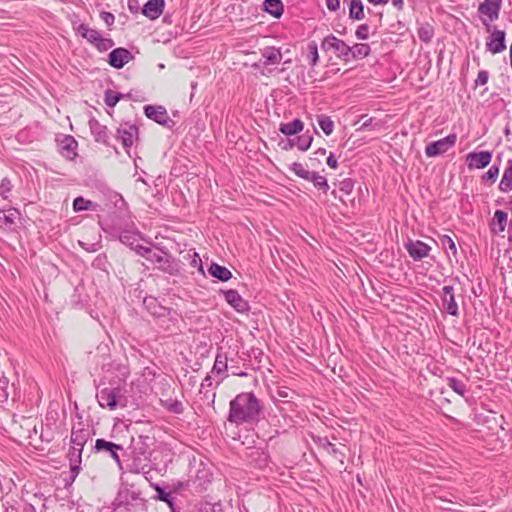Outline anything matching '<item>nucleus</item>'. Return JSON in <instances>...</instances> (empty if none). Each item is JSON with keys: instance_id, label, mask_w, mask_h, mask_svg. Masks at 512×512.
<instances>
[{"instance_id": "obj_1", "label": "nucleus", "mask_w": 512, "mask_h": 512, "mask_svg": "<svg viewBox=\"0 0 512 512\" xmlns=\"http://www.w3.org/2000/svg\"><path fill=\"white\" fill-rule=\"evenodd\" d=\"M263 403L254 392H241L229 403L227 421L236 426L255 424L263 413Z\"/></svg>"}, {"instance_id": "obj_2", "label": "nucleus", "mask_w": 512, "mask_h": 512, "mask_svg": "<svg viewBox=\"0 0 512 512\" xmlns=\"http://www.w3.org/2000/svg\"><path fill=\"white\" fill-rule=\"evenodd\" d=\"M213 474L210 467L202 460L196 461L194 458L190 462L188 478L185 481H179L176 484L177 489H187L194 493H202L212 481Z\"/></svg>"}, {"instance_id": "obj_3", "label": "nucleus", "mask_w": 512, "mask_h": 512, "mask_svg": "<svg viewBox=\"0 0 512 512\" xmlns=\"http://www.w3.org/2000/svg\"><path fill=\"white\" fill-rule=\"evenodd\" d=\"M145 499L134 485H121L114 499L115 510L138 512L145 509Z\"/></svg>"}, {"instance_id": "obj_4", "label": "nucleus", "mask_w": 512, "mask_h": 512, "mask_svg": "<svg viewBox=\"0 0 512 512\" xmlns=\"http://www.w3.org/2000/svg\"><path fill=\"white\" fill-rule=\"evenodd\" d=\"M99 405L102 408L115 410L119 405L125 406L126 400L120 387H105L96 394Z\"/></svg>"}, {"instance_id": "obj_5", "label": "nucleus", "mask_w": 512, "mask_h": 512, "mask_svg": "<svg viewBox=\"0 0 512 512\" xmlns=\"http://www.w3.org/2000/svg\"><path fill=\"white\" fill-rule=\"evenodd\" d=\"M502 0H484L478 6V14L487 32L492 29V22L499 18Z\"/></svg>"}, {"instance_id": "obj_6", "label": "nucleus", "mask_w": 512, "mask_h": 512, "mask_svg": "<svg viewBox=\"0 0 512 512\" xmlns=\"http://www.w3.org/2000/svg\"><path fill=\"white\" fill-rule=\"evenodd\" d=\"M106 230L108 231V239L118 240L130 248H133V246L142 239L141 232L134 224L126 226L123 230L106 225Z\"/></svg>"}, {"instance_id": "obj_7", "label": "nucleus", "mask_w": 512, "mask_h": 512, "mask_svg": "<svg viewBox=\"0 0 512 512\" xmlns=\"http://www.w3.org/2000/svg\"><path fill=\"white\" fill-rule=\"evenodd\" d=\"M289 170L299 178L312 182L316 189L323 191L324 193H327L330 189L326 177L320 175L318 172L306 170L299 162L292 163L289 166Z\"/></svg>"}, {"instance_id": "obj_8", "label": "nucleus", "mask_w": 512, "mask_h": 512, "mask_svg": "<svg viewBox=\"0 0 512 512\" xmlns=\"http://www.w3.org/2000/svg\"><path fill=\"white\" fill-rule=\"evenodd\" d=\"M321 49L324 52L333 51L335 56L344 61L348 62V51H350V45L344 40L336 37L334 34L325 36L320 44Z\"/></svg>"}, {"instance_id": "obj_9", "label": "nucleus", "mask_w": 512, "mask_h": 512, "mask_svg": "<svg viewBox=\"0 0 512 512\" xmlns=\"http://www.w3.org/2000/svg\"><path fill=\"white\" fill-rule=\"evenodd\" d=\"M161 254L153 252L150 258V262L158 264V269L169 275H177L180 272V266L178 261L167 251L162 248H158Z\"/></svg>"}, {"instance_id": "obj_10", "label": "nucleus", "mask_w": 512, "mask_h": 512, "mask_svg": "<svg viewBox=\"0 0 512 512\" xmlns=\"http://www.w3.org/2000/svg\"><path fill=\"white\" fill-rule=\"evenodd\" d=\"M145 116L156 122L157 124L172 129L175 126V121L170 118L166 108L161 105H145L143 108Z\"/></svg>"}, {"instance_id": "obj_11", "label": "nucleus", "mask_w": 512, "mask_h": 512, "mask_svg": "<svg viewBox=\"0 0 512 512\" xmlns=\"http://www.w3.org/2000/svg\"><path fill=\"white\" fill-rule=\"evenodd\" d=\"M456 140V134L452 133L442 139L431 142L426 145L425 154L427 157H436L442 155L455 145Z\"/></svg>"}, {"instance_id": "obj_12", "label": "nucleus", "mask_w": 512, "mask_h": 512, "mask_svg": "<svg viewBox=\"0 0 512 512\" xmlns=\"http://www.w3.org/2000/svg\"><path fill=\"white\" fill-rule=\"evenodd\" d=\"M490 35L486 41V50L492 54H498L506 49V32L492 26Z\"/></svg>"}, {"instance_id": "obj_13", "label": "nucleus", "mask_w": 512, "mask_h": 512, "mask_svg": "<svg viewBox=\"0 0 512 512\" xmlns=\"http://www.w3.org/2000/svg\"><path fill=\"white\" fill-rule=\"evenodd\" d=\"M116 138L125 149H128L132 147L134 141L138 138V127L135 124L125 122L118 127Z\"/></svg>"}, {"instance_id": "obj_14", "label": "nucleus", "mask_w": 512, "mask_h": 512, "mask_svg": "<svg viewBox=\"0 0 512 512\" xmlns=\"http://www.w3.org/2000/svg\"><path fill=\"white\" fill-rule=\"evenodd\" d=\"M225 301L238 313L247 314L250 311V305L237 290H222Z\"/></svg>"}, {"instance_id": "obj_15", "label": "nucleus", "mask_w": 512, "mask_h": 512, "mask_svg": "<svg viewBox=\"0 0 512 512\" xmlns=\"http://www.w3.org/2000/svg\"><path fill=\"white\" fill-rule=\"evenodd\" d=\"M442 308L441 310L451 316L457 317L459 315L458 304L455 299L454 287L452 285H445L441 293Z\"/></svg>"}, {"instance_id": "obj_16", "label": "nucleus", "mask_w": 512, "mask_h": 512, "mask_svg": "<svg viewBox=\"0 0 512 512\" xmlns=\"http://www.w3.org/2000/svg\"><path fill=\"white\" fill-rule=\"evenodd\" d=\"M94 448L96 452L107 453L116 462L119 468L122 467L119 455V451H123V447L121 445L107 441L103 438H98L95 441Z\"/></svg>"}, {"instance_id": "obj_17", "label": "nucleus", "mask_w": 512, "mask_h": 512, "mask_svg": "<svg viewBox=\"0 0 512 512\" xmlns=\"http://www.w3.org/2000/svg\"><path fill=\"white\" fill-rule=\"evenodd\" d=\"M492 156L491 151L470 152L466 155L467 167L470 170L486 168L490 164Z\"/></svg>"}, {"instance_id": "obj_18", "label": "nucleus", "mask_w": 512, "mask_h": 512, "mask_svg": "<svg viewBox=\"0 0 512 512\" xmlns=\"http://www.w3.org/2000/svg\"><path fill=\"white\" fill-rule=\"evenodd\" d=\"M230 360L228 353L223 352L222 348L219 347L217 349L214 365L212 367V373L220 376V378L216 382V386L220 385V383L228 376V361Z\"/></svg>"}, {"instance_id": "obj_19", "label": "nucleus", "mask_w": 512, "mask_h": 512, "mask_svg": "<svg viewBox=\"0 0 512 512\" xmlns=\"http://www.w3.org/2000/svg\"><path fill=\"white\" fill-rule=\"evenodd\" d=\"M132 59L133 55L128 49L118 47L109 53L107 62L111 67L121 69Z\"/></svg>"}, {"instance_id": "obj_20", "label": "nucleus", "mask_w": 512, "mask_h": 512, "mask_svg": "<svg viewBox=\"0 0 512 512\" xmlns=\"http://www.w3.org/2000/svg\"><path fill=\"white\" fill-rule=\"evenodd\" d=\"M58 150L60 154L68 159L74 160L77 156L78 142L71 135H64L61 139L57 140Z\"/></svg>"}, {"instance_id": "obj_21", "label": "nucleus", "mask_w": 512, "mask_h": 512, "mask_svg": "<svg viewBox=\"0 0 512 512\" xmlns=\"http://www.w3.org/2000/svg\"><path fill=\"white\" fill-rule=\"evenodd\" d=\"M405 248H406L409 256L415 261H419V260H422L423 258L427 257L431 250V247L421 240H416V241L409 240L405 244Z\"/></svg>"}, {"instance_id": "obj_22", "label": "nucleus", "mask_w": 512, "mask_h": 512, "mask_svg": "<svg viewBox=\"0 0 512 512\" xmlns=\"http://www.w3.org/2000/svg\"><path fill=\"white\" fill-rule=\"evenodd\" d=\"M143 306L146 311L155 318H164L169 315V309L163 306L157 298L147 296L143 299Z\"/></svg>"}, {"instance_id": "obj_23", "label": "nucleus", "mask_w": 512, "mask_h": 512, "mask_svg": "<svg viewBox=\"0 0 512 512\" xmlns=\"http://www.w3.org/2000/svg\"><path fill=\"white\" fill-rule=\"evenodd\" d=\"M313 441L318 447L323 448L327 453L339 460L342 464L344 463V459L346 457L345 452L342 449L337 448L336 445L331 443L327 437H313Z\"/></svg>"}, {"instance_id": "obj_24", "label": "nucleus", "mask_w": 512, "mask_h": 512, "mask_svg": "<svg viewBox=\"0 0 512 512\" xmlns=\"http://www.w3.org/2000/svg\"><path fill=\"white\" fill-rule=\"evenodd\" d=\"M509 226L508 214L504 210H496L489 224L490 231L493 235H499Z\"/></svg>"}, {"instance_id": "obj_25", "label": "nucleus", "mask_w": 512, "mask_h": 512, "mask_svg": "<svg viewBox=\"0 0 512 512\" xmlns=\"http://www.w3.org/2000/svg\"><path fill=\"white\" fill-rule=\"evenodd\" d=\"M164 6V0H148L142 8V13L147 18L155 20L163 13Z\"/></svg>"}, {"instance_id": "obj_26", "label": "nucleus", "mask_w": 512, "mask_h": 512, "mask_svg": "<svg viewBox=\"0 0 512 512\" xmlns=\"http://www.w3.org/2000/svg\"><path fill=\"white\" fill-rule=\"evenodd\" d=\"M262 11L273 18L279 19L284 13V4L282 0H264L262 3Z\"/></svg>"}, {"instance_id": "obj_27", "label": "nucleus", "mask_w": 512, "mask_h": 512, "mask_svg": "<svg viewBox=\"0 0 512 512\" xmlns=\"http://www.w3.org/2000/svg\"><path fill=\"white\" fill-rule=\"evenodd\" d=\"M90 437V433L87 429L83 427L72 428L70 443L72 446L84 449L85 444L87 443Z\"/></svg>"}, {"instance_id": "obj_28", "label": "nucleus", "mask_w": 512, "mask_h": 512, "mask_svg": "<svg viewBox=\"0 0 512 512\" xmlns=\"http://www.w3.org/2000/svg\"><path fill=\"white\" fill-rule=\"evenodd\" d=\"M371 53V47L367 43H355L350 46L348 51V62L352 60H360L368 57Z\"/></svg>"}, {"instance_id": "obj_29", "label": "nucleus", "mask_w": 512, "mask_h": 512, "mask_svg": "<svg viewBox=\"0 0 512 512\" xmlns=\"http://www.w3.org/2000/svg\"><path fill=\"white\" fill-rule=\"evenodd\" d=\"M89 126L94 139L98 143L108 144L107 127L102 125L99 121L92 119L89 121Z\"/></svg>"}, {"instance_id": "obj_30", "label": "nucleus", "mask_w": 512, "mask_h": 512, "mask_svg": "<svg viewBox=\"0 0 512 512\" xmlns=\"http://www.w3.org/2000/svg\"><path fill=\"white\" fill-rule=\"evenodd\" d=\"M343 2L348 6V16L351 20L360 21L364 19V5L361 0H343Z\"/></svg>"}, {"instance_id": "obj_31", "label": "nucleus", "mask_w": 512, "mask_h": 512, "mask_svg": "<svg viewBox=\"0 0 512 512\" xmlns=\"http://www.w3.org/2000/svg\"><path fill=\"white\" fill-rule=\"evenodd\" d=\"M262 57L264 58V65H274L281 62L282 53L280 48L267 46L262 51Z\"/></svg>"}, {"instance_id": "obj_32", "label": "nucleus", "mask_w": 512, "mask_h": 512, "mask_svg": "<svg viewBox=\"0 0 512 512\" xmlns=\"http://www.w3.org/2000/svg\"><path fill=\"white\" fill-rule=\"evenodd\" d=\"M74 30L76 34L80 35L93 45L101 35L98 30L90 28L85 23H80L77 27H74Z\"/></svg>"}, {"instance_id": "obj_33", "label": "nucleus", "mask_w": 512, "mask_h": 512, "mask_svg": "<svg viewBox=\"0 0 512 512\" xmlns=\"http://www.w3.org/2000/svg\"><path fill=\"white\" fill-rule=\"evenodd\" d=\"M208 272L212 277L221 282H227L232 278V273L227 267L214 262L209 266Z\"/></svg>"}, {"instance_id": "obj_34", "label": "nucleus", "mask_w": 512, "mask_h": 512, "mask_svg": "<svg viewBox=\"0 0 512 512\" xmlns=\"http://www.w3.org/2000/svg\"><path fill=\"white\" fill-rule=\"evenodd\" d=\"M20 213L15 208L0 209V228H11Z\"/></svg>"}, {"instance_id": "obj_35", "label": "nucleus", "mask_w": 512, "mask_h": 512, "mask_svg": "<svg viewBox=\"0 0 512 512\" xmlns=\"http://www.w3.org/2000/svg\"><path fill=\"white\" fill-rule=\"evenodd\" d=\"M434 34H435V30L431 23L417 22V35L422 42H424L426 44L430 43L434 37Z\"/></svg>"}, {"instance_id": "obj_36", "label": "nucleus", "mask_w": 512, "mask_h": 512, "mask_svg": "<svg viewBox=\"0 0 512 512\" xmlns=\"http://www.w3.org/2000/svg\"><path fill=\"white\" fill-rule=\"evenodd\" d=\"M304 128V123L300 119H294L288 123H280L279 131L286 136H293L300 133Z\"/></svg>"}, {"instance_id": "obj_37", "label": "nucleus", "mask_w": 512, "mask_h": 512, "mask_svg": "<svg viewBox=\"0 0 512 512\" xmlns=\"http://www.w3.org/2000/svg\"><path fill=\"white\" fill-rule=\"evenodd\" d=\"M438 244L446 252L448 257H449V253H451L454 257L457 256L456 244H455L454 240L449 235H439L438 236Z\"/></svg>"}, {"instance_id": "obj_38", "label": "nucleus", "mask_w": 512, "mask_h": 512, "mask_svg": "<svg viewBox=\"0 0 512 512\" xmlns=\"http://www.w3.org/2000/svg\"><path fill=\"white\" fill-rule=\"evenodd\" d=\"M131 449L135 458H147L148 446L142 441V436H140L137 440L132 439Z\"/></svg>"}, {"instance_id": "obj_39", "label": "nucleus", "mask_w": 512, "mask_h": 512, "mask_svg": "<svg viewBox=\"0 0 512 512\" xmlns=\"http://www.w3.org/2000/svg\"><path fill=\"white\" fill-rule=\"evenodd\" d=\"M306 59L311 67H314L319 62L318 45L316 41L308 42L306 46Z\"/></svg>"}, {"instance_id": "obj_40", "label": "nucleus", "mask_w": 512, "mask_h": 512, "mask_svg": "<svg viewBox=\"0 0 512 512\" xmlns=\"http://www.w3.org/2000/svg\"><path fill=\"white\" fill-rule=\"evenodd\" d=\"M99 225H100L101 229L104 231V233H106L107 236H108V231L106 230V225L112 226L115 228H120L121 230H123L126 226H128L127 224H124L123 221L120 218H118L117 216L105 217L99 221Z\"/></svg>"}, {"instance_id": "obj_41", "label": "nucleus", "mask_w": 512, "mask_h": 512, "mask_svg": "<svg viewBox=\"0 0 512 512\" xmlns=\"http://www.w3.org/2000/svg\"><path fill=\"white\" fill-rule=\"evenodd\" d=\"M317 122L321 128V130L324 132L325 135L329 136L334 131V122L331 119V117L327 115H319L317 117Z\"/></svg>"}, {"instance_id": "obj_42", "label": "nucleus", "mask_w": 512, "mask_h": 512, "mask_svg": "<svg viewBox=\"0 0 512 512\" xmlns=\"http://www.w3.org/2000/svg\"><path fill=\"white\" fill-rule=\"evenodd\" d=\"M154 489L157 492L156 499L167 503L172 510L174 511V498L172 497L170 492H167L162 486L159 484L154 485Z\"/></svg>"}, {"instance_id": "obj_43", "label": "nucleus", "mask_w": 512, "mask_h": 512, "mask_svg": "<svg viewBox=\"0 0 512 512\" xmlns=\"http://www.w3.org/2000/svg\"><path fill=\"white\" fill-rule=\"evenodd\" d=\"M447 385L460 396H464L467 391L466 385L456 377H448Z\"/></svg>"}, {"instance_id": "obj_44", "label": "nucleus", "mask_w": 512, "mask_h": 512, "mask_svg": "<svg viewBox=\"0 0 512 512\" xmlns=\"http://www.w3.org/2000/svg\"><path fill=\"white\" fill-rule=\"evenodd\" d=\"M499 165H492L490 168L481 176V182L486 184L490 183L493 184L497 180V177L499 175Z\"/></svg>"}, {"instance_id": "obj_45", "label": "nucleus", "mask_w": 512, "mask_h": 512, "mask_svg": "<svg viewBox=\"0 0 512 512\" xmlns=\"http://www.w3.org/2000/svg\"><path fill=\"white\" fill-rule=\"evenodd\" d=\"M312 141L313 136L309 133V131H306L296 138V146L299 150L306 151L310 148Z\"/></svg>"}, {"instance_id": "obj_46", "label": "nucleus", "mask_w": 512, "mask_h": 512, "mask_svg": "<svg viewBox=\"0 0 512 512\" xmlns=\"http://www.w3.org/2000/svg\"><path fill=\"white\" fill-rule=\"evenodd\" d=\"M122 98H124L123 94L108 89L105 92L104 102L108 107H114Z\"/></svg>"}, {"instance_id": "obj_47", "label": "nucleus", "mask_w": 512, "mask_h": 512, "mask_svg": "<svg viewBox=\"0 0 512 512\" xmlns=\"http://www.w3.org/2000/svg\"><path fill=\"white\" fill-rule=\"evenodd\" d=\"M93 202L86 200L82 196L76 197L73 201V210L76 212L85 211L91 209Z\"/></svg>"}, {"instance_id": "obj_48", "label": "nucleus", "mask_w": 512, "mask_h": 512, "mask_svg": "<svg viewBox=\"0 0 512 512\" xmlns=\"http://www.w3.org/2000/svg\"><path fill=\"white\" fill-rule=\"evenodd\" d=\"M198 512H225L223 505L220 502L210 503L205 502L201 503Z\"/></svg>"}, {"instance_id": "obj_49", "label": "nucleus", "mask_w": 512, "mask_h": 512, "mask_svg": "<svg viewBox=\"0 0 512 512\" xmlns=\"http://www.w3.org/2000/svg\"><path fill=\"white\" fill-rule=\"evenodd\" d=\"M94 46L99 52H105L114 46V41L111 38H104L100 35Z\"/></svg>"}, {"instance_id": "obj_50", "label": "nucleus", "mask_w": 512, "mask_h": 512, "mask_svg": "<svg viewBox=\"0 0 512 512\" xmlns=\"http://www.w3.org/2000/svg\"><path fill=\"white\" fill-rule=\"evenodd\" d=\"M498 189L503 193L510 192L512 190V175H509L507 172H503Z\"/></svg>"}, {"instance_id": "obj_51", "label": "nucleus", "mask_w": 512, "mask_h": 512, "mask_svg": "<svg viewBox=\"0 0 512 512\" xmlns=\"http://www.w3.org/2000/svg\"><path fill=\"white\" fill-rule=\"evenodd\" d=\"M354 185L355 181L351 178H345L343 180L338 181L339 190L345 195H349L352 193Z\"/></svg>"}, {"instance_id": "obj_52", "label": "nucleus", "mask_w": 512, "mask_h": 512, "mask_svg": "<svg viewBox=\"0 0 512 512\" xmlns=\"http://www.w3.org/2000/svg\"><path fill=\"white\" fill-rule=\"evenodd\" d=\"M82 452L83 450L81 448L71 445L68 453L69 462H82Z\"/></svg>"}, {"instance_id": "obj_53", "label": "nucleus", "mask_w": 512, "mask_h": 512, "mask_svg": "<svg viewBox=\"0 0 512 512\" xmlns=\"http://www.w3.org/2000/svg\"><path fill=\"white\" fill-rule=\"evenodd\" d=\"M369 25L366 23L360 24L355 31V36L359 40H366L369 38Z\"/></svg>"}, {"instance_id": "obj_54", "label": "nucleus", "mask_w": 512, "mask_h": 512, "mask_svg": "<svg viewBox=\"0 0 512 512\" xmlns=\"http://www.w3.org/2000/svg\"><path fill=\"white\" fill-rule=\"evenodd\" d=\"M131 249L138 255L145 257L148 261H150L151 255L153 254V251L149 247H145L137 243Z\"/></svg>"}, {"instance_id": "obj_55", "label": "nucleus", "mask_w": 512, "mask_h": 512, "mask_svg": "<svg viewBox=\"0 0 512 512\" xmlns=\"http://www.w3.org/2000/svg\"><path fill=\"white\" fill-rule=\"evenodd\" d=\"M166 408L168 411L175 414H182L184 411L183 404L178 400H171L167 402Z\"/></svg>"}, {"instance_id": "obj_56", "label": "nucleus", "mask_w": 512, "mask_h": 512, "mask_svg": "<svg viewBox=\"0 0 512 512\" xmlns=\"http://www.w3.org/2000/svg\"><path fill=\"white\" fill-rule=\"evenodd\" d=\"M11 189L12 185L10 180H8L7 178L2 179L0 184V196H2L3 199H8V194L10 193Z\"/></svg>"}, {"instance_id": "obj_57", "label": "nucleus", "mask_w": 512, "mask_h": 512, "mask_svg": "<svg viewBox=\"0 0 512 512\" xmlns=\"http://www.w3.org/2000/svg\"><path fill=\"white\" fill-rule=\"evenodd\" d=\"M489 80V72L487 70H480L474 82V87L485 85Z\"/></svg>"}, {"instance_id": "obj_58", "label": "nucleus", "mask_w": 512, "mask_h": 512, "mask_svg": "<svg viewBox=\"0 0 512 512\" xmlns=\"http://www.w3.org/2000/svg\"><path fill=\"white\" fill-rule=\"evenodd\" d=\"M7 386H8V380L6 377L1 376L0 377V401H4L8 397L7 393Z\"/></svg>"}, {"instance_id": "obj_59", "label": "nucleus", "mask_w": 512, "mask_h": 512, "mask_svg": "<svg viewBox=\"0 0 512 512\" xmlns=\"http://www.w3.org/2000/svg\"><path fill=\"white\" fill-rule=\"evenodd\" d=\"M100 18L107 26H112L115 22V16L111 12L103 11L100 13Z\"/></svg>"}, {"instance_id": "obj_60", "label": "nucleus", "mask_w": 512, "mask_h": 512, "mask_svg": "<svg viewBox=\"0 0 512 512\" xmlns=\"http://www.w3.org/2000/svg\"><path fill=\"white\" fill-rule=\"evenodd\" d=\"M190 265L194 268H197V270L201 273V274H204V270H203V265H202V260L201 258L199 257V255L197 253H194L193 255V258L190 262Z\"/></svg>"}, {"instance_id": "obj_61", "label": "nucleus", "mask_w": 512, "mask_h": 512, "mask_svg": "<svg viewBox=\"0 0 512 512\" xmlns=\"http://www.w3.org/2000/svg\"><path fill=\"white\" fill-rule=\"evenodd\" d=\"M212 386H213L212 377L210 375H207L201 383L199 393L204 394V396L207 397V395H206L207 392H204V389L207 387H212Z\"/></svg>"}, {"instance_id": "obj_62", "label": "nucleus", "mask_w": 512, "mask_h": 512, "mask_svg": "<svg viewBox=\"0 0 512 512\" xmlns=\"http://www.w3.org/2000/svg\"><path fill=\"white\" fill-rule=\"evenodd\" d=\"M70 464V474L71 476L73 477H76L78 476L80 470H81V462H69Z\"/></svg>"}, {"instance_id": "obj_63", "label": "nucleus", "mask_w": 512, "mask_h": 512, "mask_svg": "<svg viewBox=\"0 0 512 512\" xmlns=\"http://www.w3.org/2000/svg\"><path fill=\"white\" fill-rule=\"evenodd\" d=\"M80 245L88 252H96L100 249V243H91V244H85L83 242H79Z\"/></svg>"}, {"instance_id": "obj_64", "label": "nucleus", "mask_w": 512, "mask_h": 512, "mask_svg": "<svg viewBox=\"0 0 512 512\" xmlns=\"http://www.w3.org/2000/svg\"><path fill=\"white\" fill-rule=\"evenodd\" d=\"M326 6L330 11H337L340 8V0H326Z\"/></svg>"}]
</instances>
